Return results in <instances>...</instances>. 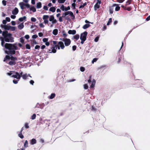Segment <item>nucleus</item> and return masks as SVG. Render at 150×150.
<instances>
[{
	"instance_id": "f257e3e1",
	"label": "nucleus",
	"mask_w": 150,
	"mask_h": 150,
	"mask_svg": "<svg viewBox=\"0 0 150 150\" xmlns=\"http://www.w3.org/2000/svg\"><path fill=\"white\" fill-rule=\"evenodd\" d=\"M7 74L8 76H11V77L16 79H20L21 77L24 80H25L28 79V77L32 78V76L30 75V74L25 73L23 74V72L21 71L19 72H15L13 71H10L9 72L7 73Z\"/></svg>"
},
{
	"instance_id": "f03ea898",
	"label": "nucleus",
	"mask_w": 150,
	"mask_h": 150,
	"mask_svg": "<svg viewBox=\"0 0 150 150\" xmlns=\"http://www.w3.org/2000/svg\"><path fill=\"white\" fill-rule=\"evenodd\" d=\"M2 35L3 37H0V40L1 41V45L2 47H4V45L5 44V41L11 42H14V38L12 37V34L8 33V31H3Z\"/></svg>"
},
{
	"instance_id": "7ed1b4c3",
	"label": "nucleus",
	"mask_w": 150,
	"mask_h": 150,
	"mask_svg": "<svg viewBox=\"0 0 150 150\" xmlns=\"http://www.w3.org/2000/svg\"><path fill=\"white\" fill-rule=\"evenodd\" d=\"M3 47L6 49L4 50L5 53L11 55L15 54L16 50H17L18 48L16 43L12 44L6 43Z\"/></svg>"
},
{
	"instance_id": "20e7f679",
	"label": "nucleus",
	"mask_w": 150,
	"mask_h": 150,
	"mask_svg": "<svg viewBox=\"0 0 150 150\" xmlns=\"http://www.w3.org/2000/svg\"><path fill=\"white\" fill-rule=\"evenodd\" d=\"M87 35V32L85 31L81 34L80 39L81 40V44H83L84 41L86 40V37Z\"/></svg>"
},
{
	"instance_id": "39448f33",
	"label": "nucleus",
	"mask_w": 150,
	"mask_h": 150,
	"mask_svg": "<svg viewBox=\"0 0 150 150\" xmlns=\"http://www.w3.org/2000/svg\"><path fill=\"white\" fill-rule=\"evenodd\" d=\"M10 59L11 60L15 62V61L17 60V58L16 57H13L11 56L10 57L9 56L6 55L4 58V61L5 62L8 60V61H9Z\"/></svg>"
},
{
	"instance_id": "423d86ee",
	"label": "nucleus",
	"mask_w": 150,
	"mask_h": 150,
	"mask_svg": "<svg viewBox=\"0 0 150 150\" xmlns=\"http://www.w3.org/2000/svg\"><path fill=\"white\" fill-rule=\"evenodd\" d=\"M91 76L90 75L89 76L88 78L89 79L87 80L88 82V83H90L92 82L90 86V88H94L95 84H96V80L93 79L92 81H91Z\"/></svg>"
},
{
	"instance_id": "0eeeda50",
	"label": "nucleus",
	"mask_w": 150,
	"mask_h": 150,
	"mask_svg": "<svg viewBox=\"0 0 150 150\" xmlns=\"http://www.w3.org/2000/svg\"><path fill=\"white\" fill-rule=\"evenodd\" d=\"M51 49H49L48 50L49 53H55L56 52V50L57 49V47L56 46H53L51 48Z\"/></svg>"
},
{
	"instance_id": "6e6552de",
	"label": "nucleus",
	"mask_w": 150,
	"mask_h": 150,
	"mask_svg": "<svg viewBox=\"0 0 150 150\" xmlns=\"http://www.w3.org/2000/svg\"><path fill=\"white\" fill-rule=\"evenodd\" d=\"M49 17V20L50 21H52V24L56 23L57 22V20L54 19V18L53 15L50 16Z\"/></svg>"
},
{
	"instance_id": "1a4fd4ad",
	"label": "nucleus",
	"mask_w": 150,
	"mask_h": 150,
	"mask_svg": "<svg viewBox=\"0 0 150 150\" xmlns=\"http://www.w3.org/2000/svg\"><path fill=\"white\" fill-rule=\"evenodd\" d=\"M64 45L66 46H69L71 44V41L70 39L66 38L64 41Z\"/></svg>"
},
{
	"instance_id": "9d476101",
	"label": "nucleus",
	"mask_w": 150,
	"mask_h": 150,
	"mask_svg": "<svg viewBox=\"0 0 150 150\" xmlns=\"http://www.w3.org/2000/svg\"><path fill=\"white\" fill-rule=\"evenodd\" d=\"M49 18V16L47 15H45L43 16L42 19L44 20V22L45 24L48 23L49 21L48 19Z\"/></svg>"
},
{
	"instance_id": "9b49d317",
	"label": "nucleus",
	"mask_w": 150,
	"mask_h": 150,
	"mask_svg": "<svg viewBox=\"0 0 150 150\" xmlns=\"http://www.w3.org/2000/svg\"><path fill=\"white\" fill-rule=\"evenodd\" d=\"M69 14L71 18L74 19L75 18V16L73 13L71 11H68L65 12V15H67Z\"/></svg>"
},
{
	"instance_id": "f8f14e48",
	"label": "nucleus",
	"mask_w": 150,
	"mask_h": 150,
	"mask_svg": "<svg viewBox=\"0 0 150 150\" xmlns=\"http://www.w3.org/2000/svg\"><path fill=\"white\" fill-rule=\"evenodd\" d=\"M117 5L116 4H113L112 6H110L109 7V11L110 12V14H112L113 13V10L114 9V7L116 6Z\"/></svg>"
},
{
	"instance_id": "ddd939ff",
	"label": "nucleus",
	"mask_w": 150,
	"mask_h": 150,
	"mask_svg": "<svg viewBox=\"0 0 150 150\" xmlns=\"http://www.w3.org/2000/svg\"><path fill=\"white\" fill-rule=\"evenodd\" d=\"M45 106V104L44 103H42L41 104H39V103H37L36 106L35 107V108H39L41 109H42Z\"/></svg>"
},
{
	"instance_id": "4468645a",
	"label": "nucleus",
	"mask_w": 150,
	"mask_h": 150,
	"mask_svg": "<svg viewBox=\"0 0 150 150\" xmlns=\"http://www.w3.org/2000/svg\"><path fill=\"white\" fill-rule=\"evenodd\" d=\"M18 12V8L15 7L12 11V13L14 15H17Z\"/></svg>"
},
{
	"instance_id": "2eb2a0df",
	"label": "nucleus",
	"mask_w": 150,
	"mask_h": 150,
	"mask_svg": "<svg viewBox=\"0 0 150 150\" xmlns=\"http://www.w3.org/2000/svg\"><path fill=\"white\" fill-rule=\"evenodd\" d=\"M19 5L20 6L21 9L22 10H24L25 9V4L23 2H21L19 4Z\"/></svg>"
},
{
	"instance_id": "dca6fc26",
	"label": "nucleus",
	"mask_w": 150,
	"mask_h": 150,
	"mask_svg": "<svg viewBox=\"0 0 150 150\" xmlns=\"http://www.w3.org/2000/svg\"><path fill=\"white\" fill-rule=\"evenodd\" d=\"M58 44L62 49H63L64 48L65 46L64 44L62 42H58Z\"/></svg>"
},
{
	"instance_id": "f3484780",
	"label": "nucleus",
	"mask_w": 150,
	"mask_h": 150,
	"mask_svg": "<svg viewBox=\"0 0 150 150\" xmlns=\"http://www.w3.org/2000/svg\"><path fill=\"white\" fill-rule=\"evenodd\" d=\"M36 143V140L35 139H33L30 141V143L31 145H33Z\"/></svg>"
},
{
	"instance_id": "a211bd4d",
	"label": "nucleus",
	"mask_w": 150,
	"mask_h": 150,
	"mask_svg": "<svg viewBox=\"0 0 150 150\" xmlns=\"http://www.w3.org/2000/svg\"><path fill=\"white\" fill-rule=\"evenodd\" d=\"M68 33L69 34L74 35L76 33V31L75 30H69L68 31Z\"/></svg>"
},
{
	"instance_id": "6ab92c4d",
	"label": "nucleus",
	"mask_w": 150,
	"mask_h": 150,
	"mask_svg": "<svg viewBox=\"0 0 150 150\" xmlns=\"http://www.w3.org/2000/svg\"><path fill=\"white\" fill-rule=\"evenodd\" d=\"M100 8V5L98 4V3H96L94 6V10L96 11L97 9Z\"/></svg>"
},
{
	"instance_id": "aec40b11",
	"label": "nucleus",
	"mask_w": 150,
	"mask_h": 150,
	"mask_svg": "<svg viewBox=\"0 0 150 150\" xmlns=\"http://www.w3.org/2000/svg\"><path fill=\"white\" fill-rule=\"evenodd\" d=\"M24 27L23 23H21L20 25L18 26V28L19 29H22Z\"/></svg>"
},
{
	"instance_id": "412c9836",
	"label": "nucleus",
	"mask_w": 150,
	"mask_h": 150,
	"mask_svg": "<svg viewBox=\"0 0 150 150\" xmlns=\"http://www.w3.org/2000/svg\"><path fill=\"white\" fill-rule=\"evenodd\" d=\"M26 17L25 16H24L23 17H21L19 18L18 20L20 22H22L24 20L26 21Z\"/></svg>"
},
{
	"instance_id": "4be33fe9",
	"label": "nucleus",
	"mask_w": 150,
	"mask_h": 150,
	"mask_svg": "<svg viewBox=\"0 0 150 150\" xmlns=\"http://www.w3.org/2000/svg\"><path fill=\"white\" fill-rule=\"evenodd\" d=\"M42 7V4L40 2H38L37 3L36 7L37 8H40Z\"/></svg>"
},
{
	"instance_id": "5701e85b",
	"label": "nucleus",
	"mask_w": 150,
	"mask_h": 150,
	"mask_svg": "<svg viewBox=\"0 0 150 150\" xmlns=\"http://www.w3.org/2000/svg\"><path fill=\"white\" fill-rule=\"evenodd\" d=\"M58 30L57 29H54L52 33L54 35H56L58 33Z\"/></svg>"
},
{
	"instance_id": "b1692460",
	"label": "nucleus",
	"mask_w": 150,
	"mask_h": 150,
	"mask_svg": "<svg viewBox=\"0 0 150 150\" xmlns=\"http://www.w3.org/2000/svg\"><path fill=\"white\" fill-rule=\"evenodd\" d=\"M55 10L56 8L54 7H51L49 9V11L53 13L55 11Z\"/></svg>"
},
{
	"instance_id": "393cba45",
	"label": "nucleus",
	"mask_w": 150,
	"mask_h": 150,
	"mask_svg": "<svg viewBox=\"0 0 150 150\" xmlns=\"http://www.w3.org/2000/svg\"><path fill=\"white\" fill-rule=\"evenodd\" d=\"M90 25L89 24H86L83 26V29H85L88 28L90 26Z\"/></svg>"
},
{
	"instance_id": "a878e982",
	"label": "nucleus",
	"mask_w": 150,
	"mask_h": 150,
	"mask_svg": "<svg viewBox=\"0 0 150 150\" xmlns=\"http://www.w3.org/2000/svg\"><path fill=\"white\" fill-rule=\"evenodd\" d=\"M9 62L8 64L10 65H15L16 64V62H14L13 61H9Z\"/></svg>"
},
{
	"instance_id": "bb28decb",
	"label": "nucleus",
	"mask_w": 150,
	"mask_h": 150,
	"mask_svg": "<svg viewBox=\"0 0 150 150\" xmlns=\"http://www.w3.org/2000/svg\"><path fill=\"white\" fill-rule=\"evenodd\" d=\"M10 26L7 25H5L4 29L6 30H10Z\"/></svg>"
},
{
	"instance_id": "cd10ccee",
	"label": "nucleus",
	"mask_w": 150,
	"mask_h": 150,
	"mask_svg": "<svg viewBox=\"0 0 150 150\" xmlns=\"http://www.w3.org/2000/svg\"><path fill=\"white\" fill-rule=\"evenodd\" d=\"M30 11H32L33 12H35L36 11V8L33 6L30 8Z\"/></svg>"
},
{
	"instance_id": "c85d7f7f",
	"label": "nucleus",
	"mask_w": 150,
	"mask_h": 150,
	"mask_svg": "<svg viewBox=\"0 0 150 150\" xmlns=\"http://www.w3.org/2000/svg\"><path fill=\"white\" fill-rule=\"evenodd\" d=\"M24 146L25 148H27L28 146V143L27 140H26L25 141Z\"/></svg>"
},
{
	"instance_id": "c756f323",
	"label": "nucleus",
	"mask_w": 150,
	"mask_h": 150,
	"mask_svg": "<svg viewBox=\"0 0 150 150\" xmlns=\"http://www.w3.org/2000/svg\"><path fill=\"white\" fill-rule=\"evenodd\" d=\"M18 137L21 138L22 139L24 138V136L22 134V132H20L18 135Z\"/></svg>"
},
{
	"instance_id": "7c9ffc66",
	"label": "nucleus",
	"mask_w": 150,
	"mask_h": 150,
	"mask_svg": "<svg viewBox=\"0 0 150 150\" xmlns=\"http://www.w3.org/2000/svg\"><path fill=\"white\" fill-rule=\"evenodd\" d=\"M17 80L14 79L13 80V83L15 84H16L18 83V81L20 79H17Z\"/></svg>"
},
{
	"instance_id": "2f4dec72",
	"label": "nucleus",
	"mask_w": 150,
	"mask_h": 150,
	"mask_svg": "<svg viewBox=\"0 0 150 150\" xmlns=\"http://www.w3.org/2000/svg\"><path fill=\"white\" fill-rule=\"evenodd\" d=\"M79 37V36L78 34H76L74 36V38L76 40H78Z\"/></svg>"
},
{
	"instance_id": "473e14b6",
	"label": "nucleus",
	"mask_w": 150,
	"mask_h": 150,
	"mask_svg": "<svg viewBox=\"0 0 150 150\" xmlns=\"http://www.w3.org/2000/svg\"><path fill=\"white\" fill-rule=\"evenodd\" d=\"M20 42L22 43H24V39L23 37H21L20 39Z\"/></svg>"
},
{
	"instance_id": "72a5a7b5",
	"label": "nucleus",
	"mask_w": 150,
	"mask_h": 150,
	"mask_svg": "<svg viewBox=\"0 0 150 150\" xmlns=\"http://www.w3.org/2000/svg\"><path fill=\"white\" fill-rule=\"evenodd\" d=\"M55 96V94L54 93H52L51 94L50 96V99H52Z\"/></svg>"
},
{
	"instance_id": "f704fd0d",
	"label": "nucleus",
	"mask_w": 150,
	"mask_h": 150,
	"mask_svg": "<svg viewBox=\"0 0 150 150\" xmlns=\"http://www.w3.org/2000/svg\"><path fill=\"white\" fill-rule=\"evenodd\" d=\"M16 27L10 26V30L11 31H13L15 30Z\"/></svg>"
},
{
	"instance_id": "c9c22d12",
	"label": "nucleus",
	"mask_w": 150,
	"mask_h": 150,
	"mask_svg": "<svg viewBox=\"0 0 150 150\" xmlns=\"http://www.w3.org/2000/svg\"><path fill=\"white\" fill-rule=\"evenodd\" d=\"M36 117V115L35 114H34L31 117V119L33 120L35 119Z\"/></svg>"
},
{
	"instance_id": "e433bc0d",
	"label": "nucleus",
	"mask_w": 150,
	"mask_h": 150,
	"mask_svg": "<svg viewBox=\"0 0 150 150\" xmlns=\"http://www.w3.org/2000/svg\"><path fill=\"white\" fill-rule=\"evenodd\" d=\"M88 88V86L87 84H85L83 85V88L85 89H87Z\"/></svg>"
},
{
	"instance_id": "4c0bfd02",
	"label": "nucleus",
	"mask_w": 150,
	"mask_h": 150,
	"mask_svg": "<svg viewBox=\"0 0 150 150\" xmlns=\"http://www.w3.org/2000/svg\"><path fill=\"white\" fill-rule=\"evenodd\" d=\"M63 36L65 38L67 37V35L65 32L63 31L62 32Z\"/></svg>"
},
{
	"instance_id": "58836bf2",
	"label": "nucleus",
	"mask_w": 150,
	"mask_h": 150,
	"mask_svg": "<svg viewBox=\"0 0 150 150\" xmlns=\"http://www.w3.org/2000/svg\"><path fill=\"white\" fill-rule=\"evenodd\" d=\"M86 5V2L83 4V5H81L79 7V8H83Z\"/></svg>"
},
{
	"instance_id": "ea45409f",
	"label": "nucleus",
	"mask_w": 150,
	"mask_h": 150,
	"mask_svg": "<svg viewBox=\"0 0 150 150\" xmlns=\"http://www.w3.org/2000/svg\"><path fill=\"white\" fill-rule=\"evenodd\" d=\"M112 21V18H110L107 24V25H109L110 24V23H111Z\"/></svg>"
},
{
	"instance_id": "a19ab883",
	"label": "nucleus",
	"mask_w": 150,
	"mask_h": 150,
	"mask_svg": "<svg viewBox=\"0 0 150 150\" xmlns=\"http://www.w3.org/2000/svg\"><path fill=\"white\" fill-rule=\"evenodd\" d=\"M2 3L3 6H5L6 5V1L3 0L2 1Z\"/></svg>"
},
{
	"instance_id": "79ce46f5",
	"label": "nucleus",
	"mask_w": 150,
	"mask_h": 150,
	"mask_svg": "<svg viewBox=\"0 0 150 150\" xmlns=\"http://www.w3.org/2000/svg\"><path fill=\"white\" fill-rule=\"evenodd\" d=\"M98 60V59L96 58H94L93 59V60L92 61V63L93 64L95 62H96Z\"/></svg>"
},
{
	"instance_id": "37998d69",
	"label": "nucleus",
	"mask_w": 150,
	"mask_h": 150,
	"mask_svg": "<svg viewBox=\"0 0 150 150\" xmlns=\"http://www.w3.org/2000/svg\"><path fill=\"white\" fill-rule=\"evenodd\" d=\"M65 0H58V2L59 3H63L65 1Z\"/></svg>"
},
{
	"instance_id": "c03bdc74",
	"label": "nucleus",
	"mask_w": 150,
	"mask_h": 150,
	"mask_svg": "<svg viewBox=\"0 0 150 150\" xmlns=\"http://www.w3.org/2000/svg\"><path fill=\"white\" fill-rule=\"evenodd\" d=\"M31 21L32 22H35L36 21V19L35 18H34V17H32L31 18Z\"/></svg>"
},
{
	"instance_id": "a18cd8bd",
	"label": "nucleus",
	"mask_w": 150,
	"mask_h": 150,
	"mask_svg": "<svg viewBox=\"0 0 150 150\" xmlns=\"http://www.w3.org/2000/svg\"><path fill=\"white\" fill-rule=\"evenodd\" d=\"M26 48L27 49H30V45L28 44H27L25 45Z\"/></svg>"
},
{
	"instance_id": "49530a36",
	"label": "nucleus",
	"mask_w": 150,
	"mask_h": 150,
	"mask_svg": "<svg viewBox=\"0 0 150 150\" xmlns=\"http://www.w3.org/2000/svg\"><path fill=\"white\" fill-rule=\"evenodd\" d=\"M120 7L118 6H117L115 7V11H118L120 10Z\"/></svg>"
},
{
	"instance_id": "de8ad7c7",
	"label": "nucleus",
	"mask_w": 150,
	"mask_h": 150,
	"mask_svg": "<svg viewBox=\"0 0 150 150\" xmlns=\"http://www.w3.org/2000/svg\"><path fill=\"white\" fill-rule=\"evenodd\" d=\"M85 70V69L84 68V67H81L80 68V70L81 71V72H83Z\"/></svg>"
},
{
	"instance_id": "09e8293b",
	"label": "nucleus",
	"mask_w": 150,
	"mask_h": 150,
	"mask_svg": "<svg viewBox=\"0 0 150 150\" xmlns=\"http://www.w3.org/2000/svg\"><path fill=\"white\" fill-rule=\"evenodd\" d=\"M48 40V39L47 38H44L42 39V41L46 43V42H47Z\"/></svg>"
},
{
	"instance_id": "8fccbe9b",
	"label": "nucleus",
	"mask_w": 150,
	"mask_h": 150,
	"mask_svg": "<svg viewBox=\"0 0 150 150\" xmlns=\"http://www.w3.org/2000/svg\"><path fill=\"white\" fill-rule=\"evenodd\" d=\"M65 7L63 5H62L61 6L60 8L63 11H65Z\"/></svg>"
},
{
	"instance_id": "3c124183",
	"label": "nucleus",
	"mask_w": 150,
	"mask_h": 150,
	"mask_svg": "<svg viewBox=\"0 0 150 150\" xmlns=\"http://www.w3.org/2000/svg\"><path fill=\"white\" fill-rule=\"evenodd\" d=\"M91 110L94 111H96V108L93 106H92Z\"/></svg>"
},
{
	"instance_id": "603ef678",
	"label": "nucleus",
	"mask_w": 150,
	"mask_h": 150,
	"mask_svg": "<svg viewBox=\"0 0 150 150\" xmlns=\"http://www.w3.org/2000/svg\"><path fill=\"white\" fill-rule=\"evenodd\" d=\"M70 7L69 6H68L67 7H65V11H67L68 10L70 9Z\"/></svg>"
},
{
	"instance_id": "864d4df0",
	"label": "nucleus",
	"mask_w": 150,
	"mask_h": 150,
	"mask_svg": "<svg viewBox=\"0 0 150 150\" xmlns=\"http://www.w3.org/2000/svg\"><path fill=\"white\" fill-rule=\"evenodd\" d=\"M38 37V36L37 35H33L32 36V38L33 39H36Z\"/></svg>"
},
{
	"instance_id": "5fc2aeb1",
	"label": "nucleus",
	"mask_w": 150,
	"mask_h": 150,
	"mask_svg": "<svg viewBox=\"0 0 150 150\" xmlns=\"http://www.w3.org/2000/svg\"><path fill=\"white\" fill-rule=\"evenodd\" d=\"M43 8L44 10L47 11L48 10V8L47 6H45L43 7Z\"/></svg>"
},
{
	"instance_id": "6e6d98bb",
	"label": "nucleus",
	"mask_w": 150,
	"mask_h": 150,
	"mask_svg": "<svg viewBox=\"0 0 150 150\" xmlns=\"http://www.w3.org/2000/svg\"><path fill=\"white\" fill-rule=\"evenodd\" d=\"M25 6L27 8H30V5L28 4H25Z\"/></svg>"
},
{
	"instance_id": "4d7b16f0",
	"label": "nucleus",
	"mask_w": 150,
	"mask_h": 150,
	"mask_svg": "<svg viewBox=\"0 0 150 150\" xmlns=\"http://www.w3.org/2000/svg\"><path fill=\"white\" fill-rule=\"evenodd\" d=\"M24 127L26 129L28 128H29V126L27 123L25 124Z\"/></svg>"
},
{
	"instance_id": "13d9d810",
	"label": "nucleus",
	"mask_w": 150,
	"mask_h": 150,
	"mask_svg": "<svg viewBox=\"0 0 150 150\" xmlns=\"http://www.w3.org/2000/svg\"><path fill=\"white\" fill-rule=\"evenodd\" d=\"M6 21L9 22L10 21L11 19L9 17H7L6 18Z\"/></svg>"
},
{
	"instance_id": "bf43d9fd",
	"label": "nucleus",
	"mask_w": 150,
	"mask_h": 150,
	"mask_svg": "<svg viewBox=\"0 0 150 150\" xmlns=\"http://www.w3.org/2000/svg\"><path fill=\"white\" fill-rule=\"evenodd\" d=\"M99 38L98 37H96L95 39H94V41L95 42H97L99 40Z\"/></svg>"
},
{
	"instance_id": "052dcab7",
	"label": "nucleus",
	"mask_w": 150,
	"mask_h": 150,
	"mask_svg": "<svg viewBox=\"0 0 150 150\" xmlns=\"http://www.w3.org/2000/svg\"><path fill=\"white\" fill-rule=\"evenodd\" d=\"M76 48V45H74L72 46V50L73 51H75Z\"/></svg>"
},
{
	"instance_id": "680f3d73",
	"label": "nucleus",
	"mask_w": 150,
	"mask_h": 150,
	"mask_svg": "<svg viewBox=\"0 0 150 150\" xmlns=\"http://www.w3.org/2000/svg\"><path fill=\"white\" fill-rule=\"evenodd\" d=\"M38 34L40 37H41L43 35V33L41 32L39 33Z\"/></svg>"
},
{
	"instance_id": "e2e57ef3",
	"label": "nucleus",
	"mask_w": 150,
	"mask_h": 150,
	"mask_svg": "<svg viewBox=\"0 0 150 150\" xmlns=\"http://www.w3.org/2000/svg\"><path fill=\"white\" fill-rule=\"evenodd\" d=\"M40 46L38 45H36L35 47V49L39 50L40 48Z\"/></svg>"
},
{
	"instance_id": "0e129e2a",
	"label": "nucleus",
	"mask_w": 150,
	"mask_h": 150,
	"mask_svg": "<svg viewBox=\"0 0 150 150\" xmlns=\"http://www.w3.org/2000/svg\"><path fill=\"white\" fill-rule=\"evenodd\" d=\"M125 1V0H117V2L119 3H122Z\"/></svg>"
},
{
	"instance_id": "69168bd1",
	"label": "nucleus",
	"mask_w": 150,
	"mask_h": 150,
	"mask_svg": "<svg viewBox=\"0 0 150 150\" xmlns=\"http://www.w3.org/2000/svg\"><path fill=\"white\" fill-rule=\"evenodd\" d=\"M39 26L40 28H43L44 27V25H43V23H40L39 24Z\"/></svg>"
},
{
	"instance_id": "338daca9",
	"label": "nucleus",
	"mask_w": 150,
	"mask_h": 150,
	"mask_svg": "<svg viewBox=\"0 0 150 150\" xmlns=\"http://www.w3.org/2000/svg\"><path fill=\"white\" fill-rule=\"evenodd\" d=\"M34 83V81L33 80H31L30 81V83L32 85H33V83Z\"/></svg>"
},
{
	"instance_id": "774afa93",
	"label": "nucleus",
	"mask_w": 150,
	"mask_h": 150,
	"mask_svg": "<svg viewBox=\"0 0 150 150\" xmlns=\"http://www.w3.org/2000/svg\"><path fill=\"white\" fill-rule=\"evenodd\" d=\"M150 20V15L146 19V20L147 21H149Z\"/></svg>"
}]
</instances>
